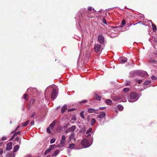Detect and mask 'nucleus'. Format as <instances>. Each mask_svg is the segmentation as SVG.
Instances as JSON below:
<instances>
[{
    "mask_svg": "<svg viewBox=\"0 0 157 157\" xmlns=\"http://www.w3.org/2000/svg\"><path fill=\"white\" fill-rule=\"evenodd\" d=\"M138 99L137 94L135 92H132L129 95V101L130 102H133L136 101Z\"/></svg>",
    "mask_w": 157,
    "mask_h": 157,
    "instance_id": "nucleus-1",
    "label": "nucleus"
},
{
    "mask_svg": "<svg viewBox=\"0 0 157 157\" xmlns=\"http://www.w3.org/2000/svg\"><path fill=\"white\" fill-rule=\"evenodd\" d=\"M101 45L98 44H95L94 47V52L97 53H99L101 51Z\"/></svg>",
    "mask_w": 157,
    "mask_h": 157,
    "instance_id": "nucleus-2",
    "label": "nucleus"
},
{
    "mask_svg": "<svg viewBox=\"0 0 157 157\" xmlns=\"http://www.w3.org/2000/svg\"><path fill=\"white\" fill-rule=\"evenodd\" d=\"M81 144L83 146L85 147H88L90 145L88 141L86 139L83 140Z\"/></svg>",
    "mask_w": 157,
    "mask_h": 157,
    "instance_id": "nucleus-3",
    "label": "nucleus"
},
{
    "mask_svg": "<svg viewBox=\"0 0 157 157\" xmlns=\"http://www.w3.org/2000/svg\"><path fill=\"white\" fill-rule=\"evenodd\" d=\"M98 42L100 44H103L104 43V38L102 36L99 35L98 37Z\"/></svg>",
    "mask_w": 157,
    "mask_h": 157,
    "instance_id": "nucleus-4",
    "label": "nucleus"
},
{
    "mask_svg": "<svg viewBox=\"0 0 157 157\" xmlns=\"http://www.w3.org/2000/svg\"><path fill=\"white\" fill-rule=\"evenodd\" d=\"M57 94L56 90V89H53L52 92L51 98L54 99L56 98Z\"/></svg>",
    "mask_w": 157,
    "mask_h": 157,
    "instance_id": "nucleus-5",
    "label": "nucleus"
},
{
    "mask_svg": "<svg viewBox=\"0 0 157 157\" xmlns=\"http://www.w3.org/2000/svg\"><path fill=\"white\" fill-rule=\"evenodd\" d=\"M98 110V109H95L92 108H88V109L87 111L90 113H95L97 114L98 113L97 111Z\"/></svg>",
    "mask_w": 157,
    "mask_h": 157,
    "instance_id": "nucleus-6",
    "label": "nucleus"
},
{
    "mask_svg": "<svg viewBox=\"0 0 157 157\" xmlns=\"http://www.w3.org/2000/svg\"><path fill=\"white\" fill-rule=\"evenodd\" d=\"M139 75L142 76L143 77H147L148 75L146 71H140L139 73Z\"/></svg>",
    "mask_w": 157,
    "mask_h": 157,
    "instance_id": "nucleus-7",
    "label": "nucleus"
},
{
    "mask_svg": "<svg viewBox=\"0 0 157 157\" xmlns=\"http://www.w3.org/2000/svg\"><path fill=\"white\" fill-rule=\"evenodd\" d=\"M6 149L7 150H10L12 148V142H9L7 144Z\"/></svg>",
    "mask_w": 157,
    "mask_h": 157,
    "instance_id": "nucleus-8",
    "label": "nucleus"
},
{
    "mask_svg": "<svg viewBox=\"0 0 157 157\" xmlns=\"http://www.w3.org/2000/svg\"><path fill=\"white\" fill-rule=\"evenodd\" d=\"M59 153V150H56L51 155V157L56 156Z\"/></svg>",
    "mask_w": 157,
    "mask_h": 157,
    "instance_id": "nucleus-9",
    "label": "nucleus"
},
{
    "mask_svg": "<svg viewBox=\"0 0 157 157\" xmlns=\"http://www.w3.org/2000/svg\"><path fill=\"white\" fill-rule=\"evenodd\" d=\"M105 115L106 114L105 112H102L100 113L98 117L102 118L105 117Z\"/></svg>",
    "mask_w": 157,
    "mask_h": 157,
    "instance_id": "nucleus-10",
    "label": "nucleus"
},
{
    "mask_svg": "<svg viewBox=\"0 0 157 157\" xmlns=\"http://www.w3.org/2000/svg\"><path fill=\"white\" fill-rule=\"evenodd\" d=\"M94 97V99L98 101H100L101 99V96L96 93L95 94Z\"/></svg>",
    "mask_w": 157,
    "mask_h": 157,
    "instance_id": "nucleus-11",
    "label": "nucleus"
},
{
    "mask_svg": "<svg viewBox=\"0 0 157 157\" xmlns=\"http://www.w3.org/2000/svg\"><path fill=\"white\" fill-rule=\"evenodd\" d=\"M66 142V137L63 136H62V139L60 141V144H64Z\"/></svg>",
    "mask_w": 157,
    "mask_h": 157,
    "instance_id": "nucleus-12",
    "label": "nucleus"
},
{
    "mask_svg": "<svg viewBox=\"0 0 157 157\" xmlns=\"http://www.w3.org/2000/svg\"><path fill=\"white\" fill-rule=\"evenodd\" d=\"M56 120H55L50 125L49 127H50L52 129L53 128V127L55 125L56 123Z\"/></svg>",
    "mask_w": 157,
    "mask_h": 157,
    "instance_id": "nucleus-13",
    "label": "nucleus"
},
{
    "mask_svg": "<svg viewBox=\"0 0 157 157\" xmlns=\"http://www.w3.org/2000/svg\"><path fill=\"white\" fill-rule=\"evenodd\" d=\"M67 109V105H64L61 108V112L62 113H64L66 111Z\"/></svg>",
    "mask_w": 157,
    "mask_h": 157,
    "instance_id": "nucleus-14",
    "label": "nucleus"
},
{
    "mask_svg": "<svg viewBox=\"0 0 157 157\" xmlns=\"http://www.w3.org/2000/svg\"><path fill=\"white\" fill-rule=\"evenodd\" d=\"M19 147L18 145H17L15 146L13 148V151L14 152H16L19 149Z\"/></svg>",
    "mask_w": 157,
    "mask_h": 157,
    "instance_id": "nucleus-15",
    "label": "nucleus"
},
{
    "mask_svg": "<svg viewBox=\"0 0 157 157\" xmlns=\"http://www.w3.org/2000/svg\"><path fill=\"white\" fill-rule=\"evenodd\" d=\"M106 103L109 105H111L112 103V101L109 99H107L105 100Z\"/></svg>",
    "mask_w": 157,
    "mask_h": 157,
    "instance_id": "nucleus-16",
    "label": "nucleus"
},
{
    "mask_svg": "<svg viewBox=\"0 0 157 157\" xmlns=\"http://www.w3.org/2000/svg\"><path fill=\"white\" fill-rule=\"evenodd\" d=\"M75 134L74 132H73L71 135L69 137V140H71L74 139L75 137Z\"/></svg>",
    "mask_w": 157,
    "mask_h": 157,
    "instance_id": "nucleus-17",
    "label": "nucleus"
},
{
    "mask_svg": "<svg viewBox=\"0 0 157 157\" xmlns=\"http://www.w3.org/2000/svg\"><path fill=\"white\" fill-rule=\"evenodd\" d=\"M152 27L153 28V30L154 32H155L156 31L157 28H156V26L154 24H152Z\"/></svg>",
    "mask_w": 157,
    "mask_h": 157,
    "instance_id": "nucleus-18",
    "label": "nucleus"
},
{
    "mask_svg": "<svg viewBox=\"0 0 157 157\" xmlns=\"http://www.w3.org/2000/svg\"><path fill=\"white\" fill-rule=\"evenodd\" d=\"M69 128L71 132H73L76 129V128L75 126L74 125Z\"/></svg>",
    "mask_w": 157,
    "mask_h": 157,
    "instance_id": "nucleus-19",
    "label": "nucleus"
},
{
    "mask_svg": "<svg viewBox=\"0 0 157 157\" xmlns=\"http://www.w3.org/2000/svg\"><path fill=\"white\" fill-rule=\"evenodd\" d=\"M96 120L94 118H92L91 121V124L93 126L96 122Z\"/></svg>",
    "mask_w": 157,
    "mask_h": 157,
    "instance_id": "nucleus-20",
    "label": "nucleus"
},
{
    "mask_svg": "<svg viewBox=\"0 0 157 157\" xmlns=\"http://www.w3.org/2000/svg\"><path fill=\"white\" fill-rule=\"evenodd\" d=\"M56 147V144H53L52 145H50L49 146V148L51 149V150L52 151L53 149H54Z\"/></svg>",
    "mask_w": 157,
    "mask_h": 157,
    "instance_id": "nucleus-21",
    "label": "nucleus"
},
{
    "mask_svg": "<svg viewBox=\"0 0 157 157\" xmlns=\"http://www.w3.org/2000/svg\"><path fill=\"white\" fill-rule=\"evenodd\" d=\"M84 111H82L80 113V117L83 119H84L85 118V117L84 115Z\"/></svg>",
    "mask_w": 157,
    "mask_h": 157,
    "instance_id": "nucleus-22",
    "label": "nucleus"
},
{
    "mask_svg": "<svg viewBox=\"0 0 157 157\" xmlns=\"http://www.w3.org/2000/svg\"><path fill=\"white\" fill-rule=\"evenodd\" d=\"M118 109L120 111H122L123 109V106L121 105H118L117 106Z\"/></svg>",
    "mask_w": 157,
    "mask_h": 157,
    "instance_id": "nucleus-23",
    "label": "nucleus"
},
{
    "mask_svg": "<svg viewBox=\"0 0 157 157\" xmlns=\"http://www.w3.org/2000/svg\"><path fill=\"white\" fill-rule=\"evenodd\" d=\"M51 150V149L49 148L47 149L44 152V154L46 155L48 153L50 152Z\"/></svg>",
    "mask_w": 157,
    "mask_h": 157,
    "instance_id": "nucleus-24",
    "label": "nucleus"
},
{
    "mask_svg": "<svg viewBox=\"0 0 157 157\" xmlns=\"http://www.w3.org/2000/svg\"><path fill=\"white\" fill-rule=\"evenodd\" d=\"M29 120H28L26 122L23 123V124H22V126H23V127H25L26 126L27 124H28L29 123Z\"/></svg>",
    "mask_w": 157,
    "mask_h": 157,
    "instance_id": "nucleus-25",
    "label": "nucleus"
},
{
    "mask_svg": "<svg viewBox=\"0 0 157 157\" xmlns=\"http://www.w3.org/2000/svg\"><path fill=\"white\" fill-rule=\"evenodd\" d=\"M92 128H90L86 132V133L87 134H88L90 133H91L92 132Z\"/></svg>",
    "mask_w": 157,
    "mask_h": 157,
    "instance_id": "nucleus-26",
    "label": "nucleus"
},
{
    "mask_svg": "<svg viewBox=\"0 0 157 157\" xmlns=\"http://www.w3.org/2000/svg\"><path fill=\"white\" fill-rule=\"evenodd\" d=\"M75 147V144H70L69 145V148L70 149H72Z\"/></svg>",
    "mask_w": 157,
    "mask_h": 157,
    "instance_id": "nucleus-27",
    "label": "nucleus"
},
{
    "mask_svg": "<svg viewBox=\"0 0 157 157\" xmlns=\"http://www.w3.org/2000/svg\"><path fill=\"white\" fill-rule=\"evenodd\" d=\"M129 90V89L128 88H124L123 90V91L124 93H126Z\"/></svg>",
    "mask_w": 157,
    "mask_h": 157,
    "instance_id": "nucleus-28",
    "label": "nucleus"
},
{
    "mask_svg": "<svg viewBox=\"0 0 157 157\" xmlns=\"http://www.w3.org/2000/svg\"><path fill=\"white\" fill-rule=\"evenodd\" d=\"M15 140L17 141H19V143L20 144L21 143V140H20L19 138L17 136L16 137L15 139Z\"/></svg>",
    "mask_w": 157,
    "mask_h": 157,
    "instance_id": "nucleus-29",
    "label": "nucleus"
},
{
    "mask_svg": "<svg viewBox=\"0 0 157 157\" xmlns=\"http://www.w3.org/2000/svg\"><path fill=\"white\" fill-rule=\"evenodd\" d=\"M28 94H25L24 95L23 98L25 99V100H26L28 98Z\"/></svg>",
    "mask_w": 157,
    "mask_h": 157,
    "instance_id": "nucleus-30",
    "label": "nucleus"
},
{
    "mask_svg": "<svg viewBox=\"0 0 157 157\" xmlns=\"http://www.w3.org/2000/svg\"><path fill=\"white\" fill-rule=\"evenodd\" d=\"M50 127H48L47 128V132L48 133H51V129H50Z\"/></svg>",
    "mask_w": 157,
    "mask_h": 157,
    "instance_id": "nucleus-31",
    "label": "nucleus"
},
{
    "mask_svg": "<svg viewBox=\"0 0 157 157\" xmlns=\"http://www.w3.org/2000/svg\"><path fill=\"white\" fill-rule=\"evenodd\" d=\"M55 138H52L50 140V143L51 144L53 143L55 141Z\"/></svg>",
    "mask_w": 157,
    "mask_h": 157,
    "instance_id": "nucleus-32",
    "label": "nucleus"
},
{
    "mask_svg": "<svg viewBox=\"0 0 157 157\" xmlns=\"http://www.w3.org/2000/svg\"><path fill=\"white\" fill-rule=\"evenodd\" d=\"M136 81L138 82L139 84H140L142 82V81L141 80H139V79H136Z\"/></svg>",
    "mask_w": 157,
    "mask_h": 157,
    "instance_id": "nucleus-33",
    "label": "nucleus"
},
{
    "mask_svg": "<svg viewBox=\"0 0 157 157\" xmlns=\"http://www.w3.org/2000/svg\"><path fill=\"white\" fill-rule=\"evenodd\" d=\"M92 8L91 7H89L88 8V11L87 12H88V13H90V12H89V11H90L91 12H92L91 11L92 10Z\"/></svg>",
    "mask_w": 157,
    "mask_h": 157,
    "instance_id": "nucleus-34",
    "label": "nucleus"
},
{
    "mask_svg": "<svg viewBox=\"0 0 157 157\" xmlns=\"http://www.w3.org/2000/svg\"><path fill=\"white\" fill-rule=\"evenodd\" d=\"M36 115V113L35 112H34L32 114L31 116V117L33 118L35 117Z\"/></svg>",
    "mask_w": 157,
    "mask_h": 157,
    "instance_id": "nucleus-35",
    "label": "nucleus"
},
{
    "mask_svg": "<svg viewBox=\"0 0 157 157\" xmlns=\"http://www.w3.org/2000/svg\"><path fill=\"white\" fill-rule=\"evenodd\" d=\"M16 134H14L12 136V137L10 138V140L12 141V140L15 137V136H16Z\"/></svg>",
    "mask_w": 157,
    "mask_h": 157,
    "instance_id": "nucleus-36",
    "label": "nucleus"
},
{
    "mask_svg": "<svg viewBox=\"0 0 157 157\" xmlns=\"http://www.w3.org/2000/svg\"><path fill=\"white\" fill-rule=\"evenodd\" d=\"M102 21L103 23H104L105 24H106V25L107 24V21H106V20L105 18H104L103 19Z\"/></svg>",
    "mask_w": 157,
    "mask_h": 157,
    "instance_id": "nucleus-37",
    "label": "nucleus"
},
{
    "mask_svg": "<svg viewBox=\"0 0 157 157\" xmlns=\"http://www.w3.org/2000/svg\"><path fill=\"white\" fill-rule=\"evenodd\" d=\"M138 24H140L141 25H144L142 22L141 21H140L139 22H138V23H135V24H134L133 25H138Z\"/></svg>",
    "mask_w": 157,
    "mask_h": 157,
    "instance_id": "nucleus-38",
    "label": "nucleus"
},
{
    "mask_svg": "<svg viewBox=\"0 0 157 157\" xmlns=\"http://www.w3.org/2000/svg\"><path fill=\"white\" fill-rule=\"evenodd\" d=\"M14 134H16V136L17 135H20L21 134V132L20 131H18L17 132H16L15 133H14Z\"/></svg>",
    "mask_w": 157,
    "mask_h": 157,
    "instance_id": "nucleus-39",
    "label": "nucleus"
},
{
    "mask_svg": "<svg viewBox=\"0 0 157 157\" xmlns=\"http://www.w3.org/2000/svg\"><path fill=\"white\" fill-rule=\"evenodd\" d=\"M151 78L153 80H155L156 79V78L153 75L151 77Z\"/></svg>",
    "mask_w": 157,
    "mask_h": 157,
    "instance_id": "nucleus-40",
    "label": "nucleus"
},
{
    "mask_svg": "<svg viewBox=\"0 0 157 157\" xmlns=\"http://www.w3.org/2000/svg\"><path fill=\"white\" fill-rule=\"evenodd\" d=\"M127 60L126 59H122L121 60V62H122V63H125V62H127Z\"/></svg>",
    "mask_w": 157,
    "mask_h": 157,
    "instance_id": "nucleus-41",
    "label": "nucleus"
},
{
    "mask_svg": "<svg viewBox=\"0 0 157 157\" xmlns=\"http://www.w3.org/2000/svg\"><path fill=\"white\" fill-rule=\"evenodd\" d=\"M126 21L124 20H123L122 21L121 23L123 25H125L126 24Z\"/></svg>",
    "mask_w": 157,
    "mask_h": 157,
    "instance_id": "nucleus-42",
    "label": "nucleus"
},
{
    "mask_svg": "<svg viewBox=\"0 0 157 157\" xmlns=\"http://www.w3.org/2000/svg\"><path fill=\"white\" fill-rule=\"evenodd\" d=\"M87 101L86 100H83V101H80L79 102V103H84V102H86V101Z\"/></svg>",
    "mask_w": 157,
    "mask_h": 157,
    "instance_id": "nucleus-43",
    "label": "nucleus"
},
{
    "mask_svg": "<svg viewBox=\"0 0 157 157\" xmlns=\"http://www.w3.org/2000/svg\"><path fill=\"white\" fill-rule=\"evenodd\" d=\"M71 132V131H70V129L69 128H68L66 130V132L67 133L69 132Z\"/></svg>",
    "mask_w": 157,
    "mask_h": 157,
    "instance_id": "nucleus-44",
    "label": "nucleus"
},
{
    "mask_svg": "<svg viewBox=\"0 0 157 157\" xmlns=\"http://www.w3.org/2000/svg\"><path fill=\"white\" fill-rule=\"evenodd\" d=\"M151 63L155 64L156 63V61L155 60H152L151 61Z\"/></svg>",
    "mask_w": 157,
    "mask_h": 157,
    "instance_id": "nucleus-45",
    "label": "nucleus"
},
{
    "mask_svg": "<svg viewBox=\"0 0 157 157\" xmlns=\"http://www.w3.org/2000/svg\"><path fill=\"white\" fill-rule=\"evenodd\" d=\"M75 110V109L74 108H72V109H68V111L69 112V111H73L74 110Z\"/></svg>",
    "mask_w": 157,
    "mask_h": 157,
    "instance_id": "nucleus-46",
    "label": "nucleus"
},
{
    "mask_svg": "<svg viewBox=\"0 0 157 157\" xmlns=\"http://www.w3.org/2000/svg\"><path fill=\"white\" fill-rule=\"evenodd\" d=\"M106 108L105 107H100L99 108V109H100L101 110H103Z\"/></svg>",
    "mask_w": 157,
    "mask_h": 157,
    "instance_id": "nucleus-47",
    "label": "nucleus"
},
{
    "mask_svg": "<svg viewBox=\"0 0 157 157\" xmlns=\"http://www.w3.org/2000/svg\"><path fill=\"white\" fill-rule=\"evenodd\" d=\"M6 139V136H3L2 138V140H4Z\"/></svg>",
    "mask_w": 157,
    "mask_h": 157,
    "instance_id": "nucleus-48",
    "label": "nucleus"
},
{
    "mask_svg": "<svg viewBox=\"0 0 157 157\" xmlns=\"http://www.w3.org/2000/svg\"><path fill=\"white\" fill-rule=\"evenodd\" d=\"M150 82L149 81L148 82H144V84L145 85H147L148 84H150Z\"/></svg>",
    "mask_w": 157,
    "mask_h": 157,
    "instance_id": "nucleus-49",
    "label": "nucleus"
},
{
    "mask_svg": "<svg viewBox=\"0 0 157 157\" xmlns=\"http://www.w3.org/2000/svg\"><path fill=\"white\" fill-rule=\"evenodd\" d=\"M7 157H13V154H10L8 155Z\"/></svg>",
    "mask_w": 157,
    "mask_h": 157,
    "instance_id": "nucleus-50",
    "label": "nucleus"
},
{
    "mask_svg": "<svg viewBox=\"0 0 157 157\" xmlns=\"http://www.w3.org/2000/svg\"><path fill=\"white\" fill-rule=\"evenodd\" d=\"M71 119L74 121H76V117H75L73 118H72Z\"/></svg>",
    "mask_w": 157,
    "mask_h": 157,
    "instance_id": "nucleus-51",
    "label": "nucleus"
},
{
    "mask_svg": "<svg viewBox=\"0 0 157 157\" xmlns=\"http://www.w3.org/2000/svg\"><path fill=\"white\" fill-rule=\"evenodd\" d=\"M30 124L32 125H33L34 124V121H31V123H30Z\"/></svg>",
    "mask_w": 157,
    "mask_h": 157,
    "instance_id": "nucleus-52",
    "label": "nucleus"
},
{
    "mask_svg": "<svg viewBox=\"0 0 157 157\" xmlns=\"http://www.w3.org/2000/svg\"><path fill=\"white\" fill-rule=\"evenodd\" d=\"M20 127V126L19 125H18L17 128H16L15 130V132H16L17 130V129H18V128Z\"/></svg>",
    "mask_w": 157,
    "mask_h": 157,
    "instance_id": "nucleus-53",
    "label": "nucleus"
},
{
    "mask_svg": "<svg viewBox=\"0 0 157 157\" xmlns=\"http://www.w3.org/2000/svg\"><path fill=\"white\" fill-rule=\"evenodd\" d=\"M121 97H118L117 98L116 100H119V99H121Z\"/></svg>",
    "mask_w": 157,
    "mask_h": 157,
    "instance_id": "nucleus-54",
    "label": "nucleus"
},
{
    "mask_svg": "<svg viewBox=\"0 0 157 157\" xmlns=\"http://www.w3.org/2000/svg\"><path fill=\"white\" fill-rule=\"evenodd\" d=\"M129 85V83H126L125 84V85L126 86H128Z\"/></svg>",
    "mask_w": 157,
    "mask_h": 157,
    "instance_id": "nucleus-55",
    "label": "nucleus"
},
{
    "mask_svg": "<svg viewBox=\"0 0 157 157\" xmlns=\"http://www.w3.org/2000/svg\"><path fill=\"white\" fill-rule=\"evenodd\" d=\"M91 136V134H89H89H88L87 136V137H89V136Z\"/></svg>",
    "mask_w": 157,
    "mask_h": 157,
    "instance_id": "nucleus-56",
    "label": "nucleus"
},
{
    "mask_svg": "<svg viewBox=\"0 0 157 157\" xmlns=\"http://www.w3.org/2000/svg\"><path fill=\"white\" fill-rule=\"evenodd\" d=\"M0 153L1 154H2L3 153V151L2 150L1 151H0Z\"/></svg>",
    "mask_w": 157,
    "mask_h": 157,
    "instance_id": "nucleus-57",
    "label": "nucleus"
},
{
    "mask_svg": "<svg viewBox=\"0 0 157 157\" xmlns=\"http://www.w3.org/2000/svg\"><path fill=\"white\" fill-rule=\"evenodd\" d=\"M89 116H88V118H87V119L89 121Z\"/></svg>",
    "mask_w": 157,
    "mask_h": 157,
    "instance_id": "nucleus-58",
    "label": "nucleus"
},
{
    "mask_svg": "<svg viewBox=\"0 0 157 157\" xmlns=\"http://www.w3.org/2000/svg\"><path fill=\"white\" fill-rule=\"evenodd\" d=\"M46 157H51V156H50V155H48L46 156Z\"/></svg>",
    "mask_w": 157,
    "mask_h": 157,
    "instance_id": "nucleus-59",
    "label": "nucleus"
},
{
    "mask_svg": "<svg viewBox=\"0 0 157 157\" xmlns=\"http://www.w3.org/2000/svg\"><path fill=\"white\" fill-rule=\"evenodd\" d=\"M15 132V131H13V132H12V133H14V132Z\"/></svg>",
    "mask_w": 157,
    "mask_h": 157,
    "instance_id": "nucleus-60",
    "label": "nucleus"
},
{
    "mask_svg": "<svg viewBox=\"0 0 157 157\" xmlns=\"http://www.w3.org/2000/svg\"><path fill=\"white\" fill-rule=\"evenodd\" d=\"M34 100H32V103H33V102H34Z\"/></svg>",
    "mask_w": 157,
    "mask_h": 157,
    "instance_id": "nucleus-61",
    "label": "nucleus"
},
{
    "mask_svg": "<svg viewBox=\"0 0 157 157\" xmlns=\"http://www.w3.org/2000/svg\"><path fill=\"white\" fill-rule=\"evenodd\" d=\"M12 123V121H10V124H11V123Z\"/></svg>",
    "mask_w": 157,
    "mask_h": 157,
    "instance_id": "nucleus-62",
    "label": "nucleus"
},
{
    "mask_svg": "<svg viewBox=\"0 0 157 157\" xmlns=\"http://www.w3.org/2000/svg\"><path fill=\"white\" fill-rule=\"evenodd\" d=\"M116 112L117 113L118 111L117 110H116Z\"/></svg>",
    "mask_w": 157,
    "mask_h": 157,
    "instance_id": "nucleus-63",
    "label": "nucleus"
},
{
    "mask_svg": "<svg viewBox=\"0 0 157 157\" xmlns=\"http://www.w3.org/2000/svg\"><path fill=\"white\" fill-rule=\"evenodd\" d=\"M116 27H113V28H116Z\"/></svg>",
    "mask_w": 157,
    "mask_h": 157,
    "instance_id": "nucleus-64",
    "label": "nucleus"
}]
</instances>
